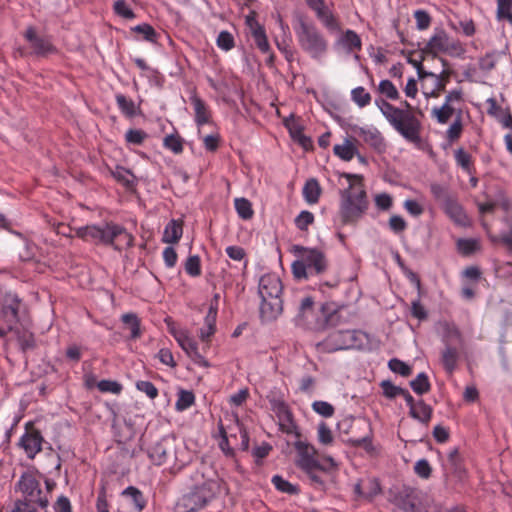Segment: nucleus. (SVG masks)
I'll return each mask as SVG.
<instances>
[{"label": "nucleus", "instance_id": "nucleus-1", "mask_svg": "<svg viewBox=\"0 0 512 512\" xmlns=\"http://www.w3.org/2000/svg\"><path fill=\"white\" fill-rule=\"evenodd\" d=\"M75 236L95 245L111 246L117 251L132 247L134 242L131 233L113 222L78 227L75 229Z\"/></svg>", "mask_w": 512, "mask_h": 512}, {"label": "nucleus", "instance_id": "nucleus-2", "mask_svg": "<svg viewBox=\"0 0 512 512\" xmlns=\"http://www.w3.org/2000/svg\"><path fill=\"white\" fill-rule=\"evenodd\" d=\"M375 105L403 138L414 144L420 142L421 122L412 112V107L407 101L404 102L406 109L398 108L383 98L376 99Z\"/></svg>", "mask_w": 512, "mask_h": 512}, {"label": "nucleus", "instance_id": "nucleus-3", "mask_svg": "<svg viewBox=\"0 0 512 512\" xmlns=\"http://www.w3.org/2000/svg\"><path fill=\"white\" fill-rule=\"evenodd\" d=\"M349 187L341 190L339 216L342 224L355 225L368 209L367 193L362 183V177L347 174Z\"/></svg>", "mask_w": 512, "mask_h": 512}, {"label": "nucleus", "instance_id": "nucleus-4", "mask_svg": "<svg viewBox=\"0 0 512 512\" xmlns=\"http://www.w3.org/2000/svg\"><path fill=\"white\" fill-rule=\"evenodd\" d=\"M196 484L189 492L178 498L175 504L176 512H196L205 507L220 492L218 479L205 478L203 473L196 472Z\"/></svg>", "mask_w": 512, "mask_h": 512}, {"label": "nucleus", "instance_id": "nucleus-5", "mask_svg": "<svg viewBox=\"0 0 512 512\" xmlns=\"http://www.w3.org/2000/svg\"><path fill=\"white\" fill-rule=\"evenodd\" d=\"M296 450L295 464L308 476L312 484L323 485L324 481L319 472H327L337 468V463L331 456L317 457L315 447L304 441H296L294 444Z\"/></svg>", "mask_w": 512, "mask_h": 512}, {"label": "nucleus", "instance_id": "nucleus-6", "mask_svg": "<svg viewBox=\"0 0 512 512\" xmlns=\"http://www.w3.org/2000/svg\"><path fill=\"white\" fill-rule=\"evenodd\" d=\"M291 252L298 258L291 265L292 274L298 280L320 276L329 267L326 254L321 249L293 245Z\"/></svg>", "mask_w": 512, "mask_h": 512}, {"label": "nucleus", "instance_id": "nucleus-7", "mask_svg": "<svg viewBox=\"0 0 512 512\" xmlns=\"http://www.w3.org/2000/svg\"><path fill=\"white\" fill-rule=\"evenodd\" d=\"M282 283L276 274H265L259 280L258 292L261 297L260 316L263 321H272L283 311Z\"/></svg>", "mask_w": 512, "mask_h": 512}, {"label": "nucleus", "instance_id": "nucleus-8", "mask_svg": "<svg viewBox=\"0 0 512 512\" xmlns=\"http://www.w3.org/2000/svg\"><path fill=\"white\" fill-rule=\"evenodd\" d=\"M295 33L300 48L314 60H321L328 52L329 43L312 22L300 20Z\"/></svg>", "mask_w": 512, "mask_h": 512}, {"label": "nucleus", "instance_id": "nucleus-9", "mask_svg": "<svg viewBox=\"0 0 512 512\" xmlns=\"http://www.w3.org/2000/svg\"><path fill=\"white\" fill-rule=\"evenodd\" d=\"M440 53L459 57L465 53V48L459 40L450 37L444 29L439 28L435 29L433 35L421 50V54L431 55L434 59Z\"/></svg>", "mask_w": 512, "mask_h": 512}, {"label": "nucleus", "instance_id": "nucleus-10", "mask_svg": "<svg viewBox=\"0 0 512 512\" xmlns=\"http://www.w3.org/2000/svg\"><path fill=\"white\" fill-rule=\"evenodd\" d=\"M16 492L21 493V500L37 505L40 509H47L49 498L44 492L39 476L33 472L23 473L15 486Z\"/></svg>", "mask_w": 512, "mask_h": 512}, {"label": "nucleus", "instance_id": "nucleus-11", "mask_svg": "<svg viewBox=\"0 0 512 512\" xmlns=\"http://www.w3.org/2000/svg\"><path fill=\"white\" fill-rule=\"evenodd\" d=\"M24 38L30 45V54L40 58H46L58 53L50 36L39 35L33 26H29L24 32Z\"/></svg>", "mask_w": 512, "mask_h": 512}, {"label": "nucleus", "instance_id": "nucleus-12", "mask_svg": "<svg viewBox=\"0 0 512 512\" xmlns=\"http://www.w3.org/2000/svg\"><path fill=\"white\" fill-rule=\"evenodd\" d=\"M357 336L355 330L334 331L320 345L327 352L346 350L356 346Z\"/></svg>", "mask_w": 512, "mask_h": 512}, {"label": "nucleus", "instance_id": "nucleus-13", "mask_svg": "<svg viewBox=\"0 0 512 512\" xmlns=\"http://www.w3.org/2000/svg\"><path fill=\"white\" fill-rule=\"evenodd\" d=\"M44 438L33 422L25 424V432L19 440V447L22 448L29 459H33L42 450Z\"/></svg>", "mask_w": 512, "mask_h": 512}, {"label": "nucleus", "instance_id": "nucleus-14", "mask_svg": "<svg viewBox=\"0 0 512 512\" xmlns=\"http://www.w3.org/2000/svg\"><path fill=\"white\" fill-rule=\"evenodd\" d=\"M355 135L360 137L362 141L370 148L377 152H383L386 149L385 138L382 133L373 125L358 126L352 128Z\"/></svg>", "mask_w": 512, "mask_h": 512}, {"label": "nucleus", "instance_id": "nucleus-15", "mask_svg": "<svg viewBox=\"0 0 512 512\" xmlns=\"http://www.w3.org/2000/svg\"><path fill=\"white\" fill-rule=\"evenodd\" d=\"M307 5L315 12L316 17L329 31L335 32L341 29L338 18L326 5L324 0H306Z\"/></svg>", "mask_w": 512, "mask_h": 512}, {"label": "nucleus", "instance_id": "nucleus-16", "mask_svg": "<svg viewBox=\"0 0 512 512\" xmlns=\"http://www.w3.org/2000/svg\"><path fill=\"white\" fill-rule=\"evenodd\" d=\"M314 315V300L312 297H304L299 305L298 317L310 329L320 330L324 329L327 324V319L313 321Z\"/></svg>", "mask_w": 512, "mask_h": 512}, {"label": "nucleus", "instance_id": "nucleus-17", "mask_svg": "<svg viewBox=\"0 0 512 512\" xmlns=\"http://www.w3.org/2000/svg\"><path fill=\"white\" fill-rule=\"evenodd\" d=\"M194 111V121L198 128L212 122V112L209 105L195 92L189 98Z\"/></svg>", "mask_w": 512, "mask_h": 512}, {"label": "nucleus", "instance_id": "nucleus-18", "mask_svg": "<svg viewBox=\"0 0 512 512\" xmlns=\"http://www.w3.org/2000/svg\"><path fill=\"white\" fill-rule=\"evenodd\" d=\"M445 214L450 218L451 221L457 226L466 227L469 225V218L462 207V205L457 201L455 197L448 200L442 206Z\"/></svg>", "mask_w": 512, "mask_h": 512}, {"label": "nucleus", "instance_id": "nucleus-19", "mask_svg": "<svg viewBox=\"0 0 512 512\" xmlns=\"http://www.w3.org/2000/svg\"><path fill=\"white\" fill-rule=\"evenodd\" d=\"M357 425L359 428H361L362 426L365 427L367 429V434L362 438H350L348 440L349 444L352 447L364 449L365 452L370 456L376 455L377 449L373 445V430L371 424L368 421L359 420L357 422Z\"/></svg>", "mask_w": 512, "mask_h": 512}, {"label": "nucleus", "instance_id": "nucleus-20", "mask_svg": "<svg viewBox=\"0 0 512 512\" xmlns=\"http://www.w3.org/2000/svg\"><path fill=\"white\" fill-rule=\"evenodd\" d=\"M20 305L21 300L15 293L7 292L4 294L2 299V313L7 322L16 323L18 321Z\"/></svg>", "mask_w": 512, "mask_h": 512}, {"label": "nucleus", "instance_id": "nucleus-21", "mask_svg": "<svg viewBox=\"0 0 512 512\" xmlns=\"http://www.w3.org/2000/svg\"><path fill=\"white\" fill-rule=\"evenodd\" d=\"M247 24L256 47L262 53H268L270 51V45L266 36L265 28L254 18L250 17L247 18Z\"/></svg>", "mask_w": 512, "mask_h": 512}, {"label": "nucleus", "instance_id": "nucleus-22", "mask_svg": "<svg viewBox=\"0 0 512 512\" xmlns=\"http://www.w3.org/2000/svg\"><path fill=\"white\" fill-rule=\"evenodd\" d=\"M357 143V139L345 137L342 143L334 145L333 153L342 161L349 162L358 155Z\"/></svg>", "mask_w": 512, "mask_h": 512}, {"label": "nucleus", "instance_id": "nucleus-23", "mask_svg": "<svg viewBox=\"0 0 512 512\" xmlns=\"http://www.w3.org/2000/svg\"><path fill=\"white\" fill-rule=\"evenodd\" d=\"M172 448L169 440L162 439L151 447L149 457L155 465L160 466L167 461Z\"/></svg>", "mask_w": 512, "mask_h": 512}, {"label": "nucleus", "instance_id": "nucleus-24", "mask_svg": "<svg viewBox=\"0 0 512 512\" xmlns=\"http://www.w3.org/2000/svg\"><path fill=\"white\" fill-rule=\"evenodd\" d=\"M460 358V352L458 348L451 344H446L445 348L441 353V362L446 372L453 373L457 367L458 360Z\"/></svg>", "mask_w": 512, "mask_h": 512}, {"label": "nucleus", "instance_id": "nucleus-25", "mask_svg": "<svg viewBox=\"0 0 512 512\" xmlns=\"http://www.w3.org/2000/svg\"><path fill=\"white\" fill-rule=\"evenodd\" d=\"M183 234V221L172 219L165 227L162 241L168 244L178 243Z\"/></svg>", "mask_w": 512, "mask_h": 512}, {"label": "nucleus", "instance_id": "nucleus-26", "mask_svg": "<svg viewBox=\"0 0 512 512\" xmlns=\"http://www.w3.org/2000/svg\"><path fill=\"white\" fill-rule=\"evenodd\" d=\"M217 308L211 306L205 317L204 326L199 331V337L203 342L208 343L216 331Z\"/></svg>", "mask_w": 512, "mask_h": 512}, {"label": "nucleus", "instance_id": "nucleus-27", "mask_svg": "<svg viewBox=\"0 0 512 512\" xmlns=\"http://www.w3.org/2000/svg\"><path fill=\"white\" fill-rule=\"evenodd\" d=\"M409 414L420 423L428 425L433 415V408L421 399L417 401V404L409 411Z\"/></svg>", "mask_w": 512, "mask_h": 512}, {"label": "nucleus", "instance_id": "nucleus-28", "mask_svg": "<svg viewBox=\"0 0 512 512\" xmlns=\"http://www.w3.org/2000/svg\"><path fill=\"white\" fill-rule=\"evenodd\" d=\"M121 495L130 499L132 506L136 512H142L146 505L147 500L141 490L134 486H128L125 488Z\"/></svg>", "mask_w": 512, "mask_h": 512}, {"label": "nucleus", "instance_id": "nucleus-29", "mask_svg": "<svg viewBox=\"0 0 512 512\" xmlns=\"http://www.w3.org/2000/svg\"><path fill=\"white\" fill-rule=\"evenodd\" d=\"M321 194V187L316 179L306 181L303 188V197L308 204H316Z\"/></svg>", "mask_w": 512, "mask_h": 512}, {"label": "nucleus", "instance_id": "nucleus-30", "mask_svg": "<svg viewBox=\"0 0 512 512\" xmlns=\"http://www.w3.org/2000/svg\"><path fill=\"white\" fill-rule=\"evenodd\" d=\"M456 108L443 103L439 107H434L431 110V117L436 120L438 124L445 125L449 122L451 117L455 114Z\"/></svg>", "mask_w": 512, "mask_h": 512}, {"label": "nucleus", "instance_id": "nucleus-31", "mask_svg": "<svg viewBox=\"0 0 512 512\" xmlns=\"http://www.w3.org/2000/svg\"><path fill=\"white\" fill-rule=\"evenodd\" d=\"M463 132L462 111L459 110L453 123L446 130L445 138L449 143L458 141Z\"/></svg>", "mask_w": 512, "mask_h": 512}, {"label": "nucleus", "instance_id": "nucleus-32", "mask_svg": "<svg viewBox=\"0 0 512 512\" xmlns=\"http://www.w3.org/2000/svg\"><path fill=\"white\" fill-rule=\"evenodd\" d=\"M452 71L450 69H443L440 74H435V87L431 92V97L437 98L442 92L446 91V86L450 82Z\"/></svg>", "mask_w": 512, "mask_h": 512}, {"label": "nucleus", "instance_id": "nucleus-33", "mask_svg": "<svg viewBox=\"0 0 512 512\" xmlns=\"http://www.w3.org/2000/svg\"><path fill=\"white\" fill-rule=\"evenodd\" d=\"M341 42L348 52L360 51L362 48V41L353 30H347L343 34Z\"/></svg>", "mask_w": 512, "mask_h": 512}, {"label": "nucleus", "instance_id": "nucleus-34", "mask_svg": "<svg viewBox=\"0 0 512 512\" xmlns=\"http://www.w3.org/2000/svg\"><path fill=\"white\" fill-rule=\"evenodd\" d=\"M396 500L398 507L404 512H422L412 492L404 495L400 494Z\"/></svg>", "mask_w": 512, "mask_h": 512}, {"label": "nucleus", "instance_id": "nucleus-35", "mask_svg": "<svg viewBox=\"0 0 512 512\" xmlns=\"http://www.w3.org/2000/svg\"><path fill=\"white\" fill-rule=\"evenodd\" d=\"M410 386L418 395L426 394L431 390V383L425 372L419 373L416 378L410 382Z\"/></svg>", "mask_w": 512, "mask_h": 512}, {"label": "nucleus", "instance_id": "nucleus-36", "mask_svg": "<svg viewBox=\"0 0 512 512\" xmlns=\"http://www.w3.org/2000/svg\"><path fill=\"white\" fill-rule=\"evenodd\" d=\"M114 179L121 183L126 188H132L135 186V176L130 170L117 166L114 171L111 172Z\"/></svg>", "mask_w": 512, "mask_h": 512}, {"label": "nucleus", "instance_id": "nucleus-37", "mask_svg": "<svg viewBox=\"0 0 512 512\" xmlns=\"http://www.w3.org/2000/svg\"><path fill=\"white\" fill-rule=\"evenodd\" d=\"M272 411L276 414L278 421H287L292 412L284 400L280 398H273L270 400Z\"/></svg>", "mask_w": 512, "mask_h": 512}, {"label": "nucleus", "instance_id": "nucleus-38", "mask_svg": "<svg viewBox=\"0 0 512 512\" xmlns=\"http://www.w3.org/2000/svg\"><path fill=\"white\" fill-rule=\"evenodd\" d=\"M115 99L123 115L128 118H133L136 115V105L132 99L127 98L123 94H116Z\"/></svg>", "mask_w": 512, "mask_h": 512}, {"label": "nucleus", "instance_id": "nucleus-39", "mask_svg": "<svg viewBox=\"0 0 512 512\" xmlns=\"http://www.w3.org/2000/svg\"><path fill=\"white\" fill-rule=\"evenodd\" d=\"M121 320L130 329L132 339H138L141 336L140 319L135 313L123 314Z\"/></svg>", "mask_w": 512, "mask_h": 512}, {"label": "nucleus", "instance_id": "nucleus-40", "mask_svg": "<svg viewBox=\"0 0 512 512\" xmlns=\"http://www.w3.org/2000/svg\"><path fill=\"white\" fill-rule=\"evenodd\" d=\"M131 31L140 34L143 40L151 43H156L159 37V34L156 32V30L147 23L136 25L131 28Z\"/></svg>", "mask_w": 512, "mask_h": 512}, {"label": "nucleus", "instance_id": "nucleus-41", "mask_svg": "<svg viewBox=\"0 0 512 512\" xmlns=\"http://www.w3.org/2000/svg\"><path fill=\"white\" fill-rule=\"evenodd\" d=\"M455 161L466 173L472 174L474 172V165L471 155L464 149L459 148L455 151Z\"/></svg>", "mask_w": 512, "mask_h": 512}, {"label": "nucleus", "instance_id": "nucleus-42", "mask_svg": "<svg viewBox=\"0 0 512 512\" xmlns=\"http://www.w3.org/2000/svg\"><path fill=\"white\" fill-rule=\"evenodd\" d=\"M351 100L359 107L364 108L371 103L372 97L362 86H358L351 91Z\"/></svg>", "mask_w": 512, "mask_h": 512}, {"label": "nucleus", "instance_id": "nucleus-43", "mask_svg": "<svg viewBox=\"0 0 512 512\" xmlns=\"http://www.w3.org/2000/svg\"><path fill=\"white\" fill-rule=\"evenodd\" d=\"M238 216L243 220H249L253 217L254 211L251 202L246 198H236L234 201Z\"/></svg>", "mask_w": 512, "mask_h": 512}, {"label": "nucleus", "instance_id": "nucleus-44", "mask_svg": "<svg viewBox=\"0 0 512 512\" xmlns=\"http://www.w3.org/2000/svg\"><path fill=\"white\" fill-rule=\"evenodd\" d=\"M496 17L499 21L506 20L512 26V0H497Z\"/></svg>", "mask_w": 512, "mask_h": 512}, {"label": "nucleus", "instance_id": "nucleus-45", "mask_svg": "<svg viewBox=\"0 0 512 512\" xmlns=\"http://www.w3.org/2000/svg\"><path fill=\"white\" fill-rule=\"evenodd\" d=\"M184 352L196 365L204 368L210 367L208 360H206L204 355L199 351L196 341Z\"/></svg>", "mask_w": 512, "mask_h": 512}, {"label": "nucleus", "instance_id": "nucleus-46", "mask_svg": "<svg viewBox=\"0 0 512 512\" xmlns=\"http://www.w3.org/2000/svg\"><path fill=\"white\" fill-rule=\"evenodd\" d=\"M163 146L175 154L183 151V139L178 134H170L163 139Z\"/></svg>", "mask_w": 512, "mask_h": 512}, {"label": "nucleus", "instance_id": "nucleus-47", "mask_svg": "<svg viewBox=\"0 0 512 512\" xmlns=\"http://www.w3.org/2000/svg\"><path fill=\"white\" fill-rule=\"evenodd\" d=\"M479 248V242L475 239L461 238L457 241V249L464 256L475 253Z\"/></svg>", "mask_w": 512, "mask_h": 512}, {"label": "nucleus", "instance_id": "nucleus-48", "mask_svg": "<svg viewBox=\"0 0 512 512\" xmlns=\"http://www.w3.org/2000/svg\"><path fill=\"white\" fill-rule=\"evenodd\" d=\"M186 273L191 277H198L201 275V261L198 255L189 256L184 265Z\"/></svg>", "mask_w": 512, "mask_h": 512}, {"label": "nucleus", "instance_id": "nucleus-49", "mask_svg": "<svg viewBox=\"0 0 512 512\" xmlns=\"http://www.w3.org/2000/svg\"><path fill=\"white\" fill-rule=\"evenodd\" d=\"M194 402L195 396L193 392L182 390L178 395V399L176 401L175 406L178 411H184L190 408L194 404Z\"/></svg>", "mask_w": 512, "mask_h": 512}, {"label": "nucleus", "instance_id": "nucleus-50", "mask_svg": "<svg viewBox=\"0 0 512 512\" xmlns=\"http://www.w3.org/2000/svg\"><path fill=\"white\" fill-rule=\"evenodd\" d=\"M430 191L433 197L441 203L443 206L448 200L452 199V196L448 189L438 183H433L430 185Z\"/></svg>", "mask_w": 512, "mask_h": 512}, {"label": "nucleus", "instance_id": "nucleus-51", "mask_svg": "<svg viewBox=\"0 0 512 512\" xmlns=\"http://www.w3.org/2000/svg\"><path fill=\"white\" fill-rule=\"evenodd\" d=\"M378 91L390 100H398L400 97L396 86L390 80L380 81Z\"/></svg>", "mask_w": 512, "mask_h": 512}, {"label": "nucleus", "instance_id": "nucleus-52", "mask_svg": "<svg viewBox=\"0 0 512 512\" xmlns=\"http://www.w3.org/2000/svg\"><path fill=\"white\" fill-rule=\"evenodd\" d=\"M317 438L319 443L326 446L332 445V443L334 442V436L332 434V431L326 423L321 422L318 425Z\"/></svg>", "mask_w": 512, "mask_h": 512}, {"label": "nucleus", "instance_id": "nucleus-53", "mask_svg": "<svg viewBox=\"0 0 512 512\" xmlns=\"http://www.w3.org/2000/svg\"><path fill=\"white\" fill-rule=\"evenodd\" d=\"M272 483L275 486V488L283 493L287 494H296L298 492V488L288 482L287 480L283 479L279 475H275L272 477Z\"/></svg>", "mask_w": 512, "mask_h": 512}, {"label": "nucleus", "instance_id": "nucleus-54", "mask_svg": "<svg viewBox=\"0 0 512 512\" xmlns=\"http://www.w3.org/2000/svg\"><path fill=\"white\" fill-rule=\"evenodd\" d=\"M218 48L223 51H230L235 46L233 35L228 31H221L216 39Z\"/></svg>", "mask_w": 512, "mask_h": 512}, {"label": "nucleus", "instance_id": "nucleus-55", "mask_svg": "<svg viewBox=\"0 0 512 512\" xmlns=\"http://www.w3.org/2000/svg\"><path fill=\"white\" fill-rule=\"evenodd\" d=\"M388 367L392 372L397 373L403 377H408L412 373V368L397 358L391 359L388 362Z\"/></svg>", "mask_w": 512, "mask_h": 512}, {"label": "nucleus", "instance_id": "nucleus-56", "mask_svg": "<svg viewBox=\"0 0 512 512\" xmlns=\"http://www.w3.org/2000/svg\"><path fill=\"white\" fill-rule=\"evenodd\" d=\"M312 409L317 414L325 417L330 418L334 415L335 409L332 404L326 402V401H314L312 403Z\"/></svg>", "mask_w": 512, "mask_h": 512}, {"label": "nucleus", "instance_id": "nucleus-57", "mask_svg": "<svg viewBox=\"0 0 512 512\" xmlns=\"http://www.w3.org/2000/svg\"><path fill=\"white\" fill-rule=\"evenodd\" d=\"M457 341L459 343L462 342V335L459 329L453 324H445V330L443 335L444 344H450L451 341Z\"/></svg>", "mask_w": 512, "mask_h": 512}, {"label": "nucleus", "instance_id": "nucleus-58", "mask_svg": "<svg viewBox=\"0 0 512 512\" xmlns=\"http://www.w3.org/2000/svg\"><path fill=\"white\" fill-rule=\"evenodd\" d=\"M136 388L140 392L146 394L152 400L158 397V394H159L158 389L150 381L139 380L136 382Z\"/></svg>", "mask_w": 512, "mask_h": 512}, {"label": "nucleus", "instance_id": "nucleus-59", "mask_svg": "<svg viewBox=\"0 0 512 512\" xmlns=\"http://www.w3.org/2000/svg\"><path fill=\"white\" fill-rule=\"evenodd\" d=\"M314 222V215L310 211L304 210L295 218V225L301 231H306L308 226Z\"/></svg>", "mask_w": 512, "mask_h": 512}, {"label": "nucleus", "instance_id": "nucleus-60", "mask_svg": "<svg viewBox=\"0 0 512 512\" xmlns=\"http://www.w3.org/2000/svg\"><path fill=\"white\" fill-rule=\"evenodd\" d=\"M414 19L418 30H426L431 25V16L425 10H416L414 12Z\"/></svg>", "mask_w": 512, "mask_h": 512}, {"label": "nucleus", "instance_id": "nucleus-61", "mask_svg": "<svg viewBox=\"0 0 512 512\" xmlns=\"http://www.w3.org/2000/svg\"><path fill=\"white\" fill-rule=\"evenodd\" d=\"M97 387L101 392H109L116 395L120 394L123 389L120 383L112 380H101L100 382L97 383Z\"/></svg>", "mask_w": 512, "mask_h": 512}, {"label": "nucleus", "instance_id": "nucleus-62", "mask_svg": "<svg viewBox=\"0 0 512 512\" xmlns=\"http://www.w3.org/2000/svg\"><path fill=\"white\" fill-rule=\"evenodd\" d=\"M114 12L125 18V19H133L135 17L134 12L132 9L127 5L126 1L124 0H117L114 2L113 5Z\"/></svg>", "mask_w": 512, "mask_h": 512}, {"label": "nucleus", "instance_id": "nucleus-63", "mask_svg": "<svg viewBox=\"0 0 512 512\" xmlns=\"http://www.w3.org/2000/svg\"><path fill=\"white\" fill-rule=\"evenodd\" d=\"M414 472L422 479H429L432 467L426 459H420L415 463Z\"/></svg>", "mask_w": 512, "mask_h": 512}, {"label": "nucleus", "instance_id": "nucleus-64", "mask_svg": "<svg viewBox=\"0 0 512 512\" xmlns=\"http://www.w3.org/2000/svg\"><path fill=\"white\" fill-rule=\"evenodd\" d=\"M39 507L35 504L17 499L14 501L9 512H39Z\"/></svg>", "mask_w": 512, "mask_h": 512}]
</instances>
